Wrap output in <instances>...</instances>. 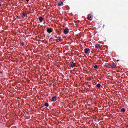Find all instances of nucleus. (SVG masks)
<instances>
[{
  "label": "nucleus",
  "mask_w": 128,
  "mask_h": 128,
  "mask_svg": "<svg viewBox=\"0 0 128 128\" xmlns=\"http://www.w3.org/2000/svg\"><path fill=\"white\" fill-rule=\"evenodd\" d=\"M21 45L22 46H23L24 45V43L23 42H22L21 44Z\"/></svg>",
  "instance_id": "obj_18"
},
{
  "label": "nucleus",
  "mask_w": 128,
  "mask_h": 128,
  "mask_svg": "<svg viewBox=\"0 0 128 128\" xmlns=\"http://www.w3.org/2000/svg\"><path fill=\"white\" fill-rule=\"evenodd\" d=\"M121 111L122 112H124L126 111V110L124 109L123 108L121 109Z\"/></svg>",
  "instance_id": "obj_11"
},
{
  "label": "nucleus",
  "mask_w": 128,
  "mask_h": 128,
  "mask_svg": "<svg viewBox=\"0 0 128 128\" xmlns=\"http://www.w3.org/2000/svg\"><path fill=\"white\" fill-rule=\"evenodd\" d=\"M75 64L72 62L71 65V66L72 68H74L75 66Z\"/></svg>",
  "instance_id": "obj_5"
},
{
  "label": "nucleus",
  "mask_w": 128,
  "mask_h": 128,
  "mask_svg": "<svg viewBox=\"0 0 128 128\" xmlns=\"http://www.w3.org/2000/svg\"><path fill=\"white\" fill-rule=\"evenodd\" d=\"M44 106H46L48 107L49 106V104L48 103H46L44 104Z\"/></svg>",
  "instance_id": "obj_12"
},
{
  "label": "nucleus",
  "mask_w": 128,
  "mask_h": 128,
  "mask_svg": "<svg viewBox=\"0 0 128 128\" xmlns=\"http://www.w3.org/2000/svg\"><path fill=\"white\" fill-rule=\"evenodd\" d=\"M26 13H24L22 14L23 16L24 17H25L26 16Z\"/></svg>",
  "instance_id": "obj_13"
},
{
  "label": "nucleus",
  "mask_w": 128,
  "mask_h": 128,
  "mask_svg": "<svg viewBox=\"0 0 128 128\" xmlns=\"http://www.w3.org/2000/svg\"><path fill=\"white\" fill-rule=\"evenodd\" d=\"M98 66L97 65H95L94 66V68L95 69H96L98 68Z\"/></svg>",
  "instance_id": "obj_15"
},
{
  "label": "nucleus",
  "mask_w": 128,
  "mask_h": 128,
  "mask_svg": "<svg viewBox=\"0 0 128 128\" xmlns=\"http://www.w3.org/2000/svg\"><path fill=\"white\" fill-rule=\"evenodd\" d=\"M17 18V19H19V18H18V16H17V18Z\"/></svg>",
  "instance_id": "obj_20"
},
{
  "label": "nucleus",
  "mask_w": 128,
  "mask_h": 128,
  "mask_svg": "<svg viewBox=\"0 0 128 128\" xmlns=\"http://www.w3.org/2000/svg\"><path fill=\"white\" fill-rule=\"evenodd\" d=\"M69 32V31L68 29V28H65L64 31V34H67Z\"/></svg>",
  "instance_id": "obj_1"
},
{
  "label": "nucleus",
  "mask_w": 128,
  "mask_h": 128,
  "mask_svg": "<svg viewBox=\"0 0 128 128\" xmlns=\"http://www.w3.org/2000/svg\"><path fill=\"white\" fill-rule=\"evenodd\" d=\"M39 20L41 22H42L43 19V18L42 17H40L39 18Z\"/></svg>",
  "instance_id": "obj_4"
},
{
  "label": "nucleus",
  "mask_w": 128,
  "mask_h": 128,
  "mask_svg": "<svg viewBox=\"0 0 128 128\" xmlns=\"http://www.w3.org/2000/svg\"><path fill=\"white\" fill-rule=\"evenodd\" d=\"M28 1H29V0H27V2H28Z\"/></svg>",
  "instance_id": "obj_21"
},
{
  "label": "nucleus",
  "mask_w": 128,
  "mask_h": 128,
  "mask_svg": "<svg viewBox=\"0 0 128 128\" xmlns=\"http://www.w3.org/2000/svg\"><path fill=\"white\" fill-rule=\"evenodd\" d=\"M100 46V45L99 44H98L95 46V47L97 48H98Z\"/></svg>",
  "instance_id": "obj_6"
},
{
  "label": "nucleus",
  "mask_w": 128,
  "mask_h": 128,
  "mask_svg": "<svg viewBox=\"0 0 128 128\" xmlns=\"http://www.w3.org/2000/svg\"><path fill=\"white\" fill-rule=\"evenodd\" d=\"M116 66V64H114V65H112V67L113 68H114V66Z\"/></svg>",
  "instance_id": "obj_17"
},
{
  "label": "nucleus",
  "mask_w": 128,
  "mask_h": 128,
  "mask_svg": "<svg viewBox=\"0 0 128 128\" xmlns=\"http://www.w3.org/2000/svg\"><path fill=\"white\" fill-rule=\"evenodd\" d=\"M109 64L108 63H106V66H109Z\"/></svg>",
  "instance_id": "obj_16"
},
{
  "label": "nucleus",
  "mask_w": 128,
  "mask_h": 128,
  "mask_svg": "<svg viewBox=\"0 0 128 128\" xmlns=\"http://www.w3.org/2000/svg\"><path fill=\"white\" fill-rule=\"evenodd\" d=\"M90 51V50L89 48H86L85 49L84 52L86 54H89V52H88Z\"/></svg>",
  "instance_id": "obj_2"
},
{
  "label": "nucleus",
  "mask_w": 128,
  "mask_h": 128,
  "mask_svg": "<svg viewBox=\"0 0 128 128\" xmlns=\"http://www.w3.org/2000/svg\"><path fill=\"white\" fill-rule=\"evenodd\" d=\"M1 6V4H0V6Z\"/></svg>",
  "instance_id": "obj_22"
},
{
  "label": "nucleus",
  "mask_w": 128,
  "mask_h": 128,
  "mask_svg": "<svg viewBox=\"0 0 128 128\" xmlns=\"http://www.w3.org/2000/svg\"><path fill=\"white\" fill-rule=\"evenodd\" d=\"M61 39V37H58V38L56 39V40H57L60 41Z\"/></svg>",
  "instance_id": "obj_14"
},
{
  "label": "nucleus",
  "mask_w": 128,
  "mask_h": 128,
  "mask_svg": "<svg viewBox=\"0 0 128 128\" xmlns=\"http://www.w3.org/2000/svg\"><path fill=\"white\" fill-rule=\"evenodd\" d=\"M47 30V31L49 33L51 32H52V30L50 28L48 29Z\"/></svg>",
  "instance_id": "obj_7"
},
{
  "label": "nucleus",
  "mask_w": 128,
  "mask_h": 128,
  "mask_svg": "<svg viewBox=\"0 0 128 128\" xmlns=\"http://www.w3.org/2000/svg\"><path fill=\"white\" fill-rule=\"evenodd\" d=\"M52 39H53L52 38H50V40H52Z\"/></svg>",
  "instance_id": "obj_19"
},
{
  "label": "nucleus",
  "mask_w": 128,
  "mask_h": 128,
  "mask_svg": "<svg viewBox=\"0 0 128 128\" xmlns=\"http://www.w3.org/2000/svg\"><path fill=\"white\" fill-rule=\"evenodd\" d=\"M57 97L56 96H54L52 97V101L54 102L56 101L57 100Z\"/></svg>",
  "instance_id": "obj_3"
},
{
  "label": "nucleus",
  "mask_w": 128,
  "mask_h": 128,
  "mask_svg": "<svg viewBox=\"0 0 128 128\" xmlns=\"http://www.w3.org/2000/svg\"><path fill=\"white\" fill-rule=\"evenodd\" d=\"M101 86V85L99 84H97L96 86L98 88H100Z\"/></svg>",
  "instance_id": "obj_9"
},
{
  "label": "nucleus",
  "mask_w": 128,
  "mask_h": 128,
  "mask_svg": "<svg viewBox=\"0 0 128 128\" xmlns=\"http://www.w3.org/2000/svg\"><path fill=\"white\" fill-rule=\"evenodd\" d=\"M90 14H89L88 15V16L87 18V19L88 20H90V19L91 18V16H90Z\"/></svg>",
  "instance_id": "obj_10"
},
{
  "label": "nucleus",
  "mask_w": 128,
  "mask_h": 128,
  "mask_svg": "<svg viewBox=\"0 0 128 128\" xmlns=\"http://www.w3.org/2000/svg\"><path fill=\"white\" fill-rule=\"evenodd\" d=\"M58 5L59 6H62L63 5V2H61V3H58Z\"/></svg>",
  "instance_id": "obj_8"
}]
</instances>
